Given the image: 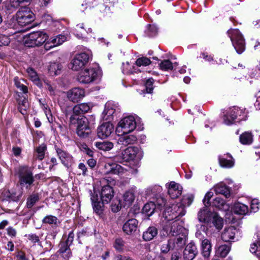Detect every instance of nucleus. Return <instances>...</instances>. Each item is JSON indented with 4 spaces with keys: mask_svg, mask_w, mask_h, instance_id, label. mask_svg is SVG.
<instances>
[{
    "mask_svg": "<svg viewBox=\"0 0 260 260\" xmlns=\"http://www.w3.org/2000/svg\"><path fill=\"white\" fill-rule=\"evenodd\" d=\"M143 156V152L140 148L131 146L126 148L116 155L114 159L120 163L132 161L134 165L138 166Z\"/></svg>",
    "mask_w": 260,
    "mask_h": 260,
    "instance_id": "nucleus-1",
    "label": "nucleus"
},
{
    "mask_svg": "<svg viewBox=\"0 0 260 260\" xmlns=\"http://www.w3.org/2000/svg\"><path fill=\"white\" fill-rule=\"evenodd\" d=\"M198 219L200 222L212 223L217 229L220 230L223 226V220L218 215L212 212L207 206L201 208L198 213Z\"/></svg>",
    "mask_w": 260,
    "mask_h": 260,
    "instance_id": "nucleus-2",
    "label": "nucleus"
},
{
    "mask_svg": "<svg viewBox=\"0 0 260 260\" xmlns=\"http://www.w3.org/2000/svg\"><path fill=\"white\" fill-rule=\"evenodd\" d=\"M32 182L33 180H20V183L11 190L4 192L6 199L15 202L19 201L22 196L23 188L27 189Z\"/></svg>",
    "mask_w": 260,
    "mask_h": 260,
    "instance_id": "nucleus-3",
    "label": "nucleus"
},
{
    "mask_svg": "<svg viewBox=\"0 0 260 260\" xmlns=\"http://www.w3.org/2000/svg\"><path fill=\"white\" fill-rule=\"evenodd\" d=\"M164 229L173 236L172 239L174 240H182L184 245L185 244L188 235V231L184 228L179 222L176 220L169 223V226L167 225Z\"/></svg>",
    "mask_w": 260,
    "mask_h": 260,
    "instance_id": "nucleus-4",
    "label": "nucleus"
},
{
    "mask_svg": "<svg viewBox=\"0 0 260 260\" xmlns=\"http://www.w3.org/2000/svg\"><path fill=\"white\" fill-rule=\"evenodd\" d=\"M101 70L99 68L90 67L81 71L78 77V81L82 84H89L101 77Z\"/></svg>",
    "mask_w": 260,
    "mask_h": 260,
    "instance_id": "nucleus-5",
    "label": "nucleus"
},
{
    "mask_svg": "<svg viewBox=\"0 0 260 260\" xmlns=\"http://www.w3.org/2000/svg\"><path fill=\"white\" fill-rule=\"evenodd\" d=\"M48 39V36L43 31H34L27 35L25 38V45L35 47L43 45Z\"/></svg>",
    "mask_w": 260,
    "mask_h": 260,
    "instance_id": "nucleus-6",
    "label": "nucleus"
},
{
    "mask_svg": "<svg viewBox=\"0 0 260 260\" xmlns=\"http://www.w3.org/2000/svg\"><path fill=\"white\" fill-rule=\"evenodd\" d=\"M233 46L238 54L242 53L245 50V40L242 35L237 29H230L228 31Z\"/></svg>",
    "mask_w": 260,
    "mask_h": 260,
    "instance_id": "nucleus-7",
    "label": "nucleus"
},
{
    "mask_svg": "<svg viewBox=\"0 0 260 260\" xmlns=\"http://www.w3.org/2000/svg\"><path fill=\"white\" fill-rule=\"evenodd\" d=\"M180 206L177 203L167 207L163 213L165 220L166 221H170L179 217L184 216L186 213V210Z\"/></svg>",
    "mask_w": 260,
    "mask_h": 260,
    "instance_id": "nucleus-8",
    "label": "nucleus"
},
{
    "mask_svg": "<svg viewBox=\"0 0 260 260\" xmlns=\"http://www.w3.org/2000/svg\"><path fill=\"white\" fill-rule=\"evenodd\" d=\"M34 19V13L27 7L21 8L17 13V21L22 26L30 24Z\"/></svg>",
    "mask_w": 260,
    "mask_h": 260,
    "instance_id": "nucleus-9",
    "label": "nucleus"
},
{
    "mask_svg": "<svg viewBox=\"0 0 260 260\" xmlns=\"http://www.w3.org/2000/svg\"><path fill=\"white\" fill-rule=\"evenodd\" d=\"M89 55L86 53H81L76 55L69 65L70 69L77 71L83 68L89 61Z\"/></svg>",
    "mask_w": 260,
    "mask_h": 260,
    "instance_id": "nucleus-10",
    "label": "nucleus"
},
{
    "mask_svg": "<svg viewBox=\"0 0 260 260\" xmlns=\"http://www.w3.org/2000/svg\"><path fill=\"white\" fill-rule=\"evenodd\" d=\"M136 127V121L134 116L129 115L122 118L118 123V128H121L123 134H127L133 131Z\"/></svg>",
    "mask_w": 260,
    "mask_h": 260,
    "instance_id": "nucleus-11",
    "label": "nucleus"
},
{
    "mask_svg": "<svg viewBox=\"0 0 260 260\" xmlns=\"http://www.w3.org/2000/svg\"><path fill=\"white\" fill-rule=\"evenodd\" d=\"M119 110V105L117 103L109 101L105 105V109L102 114V117L103 120L110 121L113 119V114Z\"/></svg>",
    "mask_w": 260,
    "mask_h": 260,
    "instance_id": "nucleus-12",
    "label": "nucleus"
},
{
    "mask_svg": "<svg viewBox=\"0 0 260 260\" xmlns=\"http://www.w3.org/2000/svg\"><path fill=\"white\" fill-rule=\"evenodd\" d=\"M77 134L81 137H86L90 133L88 120L84 116L77 119Z\"/></svg>",
    "mask_w": 260,
    "mask_h": 260,
    "instance_id": "nucleus-13",
    "label": "nucleus"
},
{
    "mask_svg": "<svg viewBox=\"0 0 260 260\" xmlns=\"http://www.w3.org/2000/svg\"><path fill=\"white\" fill-rule=\"evenodd\" d=\"M114 125L110 121L104 122L98 127L97 136L101 139H106L114 132Z\"/></svg>",
    "mask_w": 260,
    "mask_h": 260,
    "instance_id": "nucleus-14",
    "label": "nucleus"
},
{
    "mask_svg": "<svg viewBox=\"0 0 260 260\" xmlns=\"http://www.w3.org/2000/svg\"><path fill=\"white\" fill-rule=\"evenodd\" d=\"M184 245L182 240H174L170 238L168 243L163 244L161 247V251L162 253H167L170 250H179L183 247Z\"/></svg>",
    "mask_w": 260,
    "mask_h": 260,
    "instance_id": "nucleus-15",
    "label": "nucleus"
},
{
    "mask_svg": "<svg viewBox=\"0 0 260 260\" xmlns=\"http://www.w3.org/2000/svg\"><path fill=\"white\" fill-rule=\"evenodd\" d=\"M67 37L65 35H59L54 36L47 42L44 45V48L48 50L62 44L67 40Z\"/></svg>",
    "mask_w": 260,
    "mask_h": 260,
    "instance_id": "nucleus-16",
    "label": "nucleus"
},
{
    "mask_svg": "<svg viewBox=\"0 0 260 260\" xmlns=\"http://www.w3.org/2000/svg\"><path fill=\"white\" fill-rule=\"evenodd\" d=\"M85 96L84 89L75 87L71 89L67 92V97L73 102H78Z\"/></svg>",
    "mask_w": 260,
    "mask_h": 260,
    "instance_id": "nucleus-17",
    "label": "nucleus"
},
{
    "mask_svg": "<svg viewBox=\"0 0 260 260\" xmlns=\"http://www.w3.org/2000/svg\"><path fill=\"white\" fill-rule=\"evenodd\" d=\"M100 195L103 203L107 204L113 198L114 192L113 189L110 186L107 185L102 187Z\"/></svg>",
    "mask_w": 260,
    "mask_h": 260,
    "instance_id": "nucleus-18",
    "label": "nucleus"
},
{
    "mask_svg": "<svg viewBox=\"0 0 260 260\" xmlns=\"http://www.w3.org/2000/svg\"><path fill=\"white\" fill-rule=\"evenodd\" d=\"M241 110L236 107L231 108L226 115L224 116V122L226 125H230L234 122L238 115L240 116Z\"/></svg>",
    "mask_w": 260,
    "mask_h": 260,
    "instance_id": "nucleus-19",
    "label": "nucleus"
},
{
    "mask_svg": "<svg viewBox=\"0 0 260 260\" xmlns=\"http://www.w3.org/2000/svg\"><path fill=\"white\" fill-rule=\"evenodd\" d=\"M168 192L172 199H176L181 195L182 191V186L175 181H171L168 185Z\"/></svg>",
    "mask_w": 260,
    "mask_h": 260,
    "instance_id": "nucleus-20",
    "label": "nucleus"
},
{
    "mask_svg": "<svg viewBox=\"0 0 260 260\" xmlns=\"http://www.w3.org/2000/svg\"><path fill=\"white\" fill-rule=\"evenodd\" d=\"M56 151L62 164L67 168L71 167L73 163V157L70 154L60 148H57Z\"/></svg>",
    "mask_w": 260,
    "mask_h": 260,
    "instance_id": "nucleus-21",
    "label": "nucleus"
},
{
    "mask_svg": "<svg viewBox=\"0 0 260 260\" xmlns=\"http://www.w3.org/2000/svg\"><path fill=\"white\" fill-rule=\"evenodd\" d=\"M56 151L62 164L67 168L71 167L73 163V157L70 154L60 148H57Z\"/></svg>",
    "mask_w": 260,
    "mask_h": 260,
    "instance_id": "nucleus-22",
    "label": "nucleus"
},
{
    "mask_svg": "<svg viewBox=\"0 0 260 260\" xmlns=\"http://www.w3.org/2000/svg\"><path fill=\"white\" fill-rule=\"evenodd\" d=\"M219 164L222 168H231L235 165V159L229 153L220 155L218 156Z\"/></svg>",
    "mask_w": 260,
    "mask_h": 260,
    "instance_id": "nucleus-23",
    "label": "nucleus"
},
{
    "mask_svg": "<svg viewBox=\"0 0 260 260\" xmlns=\"http://www.w3.org/2000/svg\"><path fill=\"white\" fill-rule=\"evenodd\" d=\"M197 253V249L192 243H190L187 245L184 251L183 257L185 260H192Z\"/></svg>",
    "mask_w": 260,
    "mask_h": 260,
    "instance_id": "nucleus-24",
    "label": "nucleus"
},
{
    "mask_svg": "<svg viewBox=\"0 0 260 260\" xmlns=\"http://www.w3.org/2000/svg\"><path fill=\"white\" fill-rule=\"evenodd\" d=\"M237 230L234 226L225 228L221 234V239L225 242H230L235 238Z\"/></svg>",
    "mask_w": 260,
    "mask_h": 260,
    "instance_id": "nucleus-25",
    "label": "nucleus"
},
{
    "mask_svg": "<svg viewBox=\"0 0 260 260\" xmlns=\"http://www.w3.org/2000/svg\"><path fill=\"white\" fill-rule=\"evenodd\" d=\"M20 179H32L31 169L28 166H20L16 170Z\"/></svg>",
    "mask_w": 260,
    "mask_h": 260,
    "instance_id": "nucleus-26",
    "label": "nucleus"
},
{
    "mask_svg": "<svg viewBox=\"0 0 260 260\" xmlns=\"http://www.w3.org/2000/svg\"><path fill=\"white\" fill-rule=\"evenodd\" d=\"M138 221L136 219H131L127 221L123 225V230L127 234H131L136 231Z\"/></svg>",
    "mask_w": 260,
    "mask_h": 260,
    "instance_id": "nucleus-27",
    "label": "nucleus"
},
{
    "mask_svg": "<svg viewBox=\"0 0 260 260\" xmlns=\"http://www.w3.org/2000/svg\"><path fill=\"white\" fill-rule=\"evenodd\" d=\"M232 210L235 214L241 215H246L249 212L248 206L239 202L234 204Z\"/></svg>",
    "mask_w": 260,
    "mask_h": 260,
    "instance_id": "nucleus-28",
    "label": "nucleus"
},
{
    "mask_svg": "<svg viewBox=\"0 0 260 260\" xmlns=\"http://www.w3.org/2000/svg\"><path fill=\"white\" fill-rule=\"evenodd\" d=\"M158 234V230L155 226L149 227L143 234V239L145 241H149Z\"/></svg>",
    "mask_w": 260,
    "mask_h": 260,
    "instance_id": "nucleus-29",
    "label": "nucleus"
},
{
    "mask_svg": "<svg viewBox=\"0 0 260 260\" xmlns=\"http://www.w3.org/2000/svg\"><path fill=\"white\" fill-rule=\"evenodd\" d=\"M135 199V194L134 192L133 191H128L123 194L121 202L123 207H129L132 205Z\"/></svg>",
    "mask_w": 260,
    "mask_h": 260,
    "instance_id": "nucleus-30",
    "label": "nucleus"
},
{
    "mask_svg": "<svg viewBox=\"0 0 260 260\" xmlns=\"http://www.w3.org/2000/svg\"><path fill=\"white\" fill-rule=\"evenodd\" d=\"M128 61L123 63L122 66V73L126 75H131L140 72V70Z\"/></svg>",
    "mask_w": 260,
    "mask_h": 260,
    "instance_id": "nucleus-31",
    "label": "nucleus"
},
{
    "mask_svg": "<svg viewBox=\"0 0 260 260\" xmlns=\"http://www.w3.org/2000/svg\"><path fill=\"white\" fill-rule=\"evenodd\" d=\"M214 189L216 194H221L226 198H229L231 196L230 189L225 184H218L214 187Z\"/></svg>",
    "mask_w": 260,
    "mask_h": 260,
    "instance_id": "nucleus-32",
    "label": "nucleus"
},
{
    "mask_svg": "<svg viewBox=\"0 0 260 260\" xmlns=\"http://www.w3.org/2000/svg\"><path fill=\"white\" fill-rule=\"evenodd\" d=\"M212 246L210 241L207 239H205L202 242V252L203 255L208 258L210 255Z\"/></svg>",
    "mask_w": 260,
    "mask_h": 260,
    "instance_id": "nucleus-33",
    "label": "nucleus"
},
{
    "mask_svg": "<svg viewBox=\"0 0 260 260\" xmlns=\"http://www.w3.org/2000/svg\"><path fill=\"white\" fill-rule=\"evenodd\" d=\"M213 206L219 210L227 211L230 209V206L226 204L224 200L219 197L215 198L212 202Z\"/></svg>",
    "mask_w": 260,
    "mask_h": 260,
    "instance_id": "nucleus-34",
    "label": "nucleus"
},
{
    "mask_svg": "<svg viewBox=\"0 0 260 260\" xmlns=\"http://www.w3.org/2000/svg\"><path fill=\"white\" fill-rule=\"evenodd\" d=\"M253 137L251 133L244 132L240 136V142L243 145H250L253 142Z\"/></svg>",
    "mask_w": 260,
    "mask_h": 260,
    "instance_id": "nucleus-35",
    "label": "nucleus"
},
{
    "mask_svg": "<svg viewBox=\"0 0 260 260\" xmlns=\"http://www.w3.org/2000/svg\"><path fill=\"white\" fill-rule=\"evenodd\" d=\"M18 105L20 112L24 115L26 113V110L29 107V103L27 99L25 97H20L18 100Z\"/></svg>",
    "mask_w": 260,
    "mask_h": 260,
    "instance_id": "nucleus-36",
    "label": "nucleus"
},
{
    "mask_svg": "<svg viewBox=\"0 0 260 260\" xmlns=\"http://www.w3.org/2000/svg\"><path fill=\"white\" fill-rule=\"evenodd\" d=\"M94 145L97 148L103 151H109L114 147L113 143L109 141L96 142Z\"/></svg>",
    "mask_w": 260,
    "mask_h": 260,
    "instance_id": "nucleus-37",
    "label": "nucleus"
},
{
    "mask_svg": "<svg viewBox=\"0 0 260 260\" xmlns=\"http://www.w3.org/2000/svg\"><path fill=\"white\" fill-rule=\"evenodd\" d=\"M60 248L58 251L61 256L64 258H69L71 257L72 253L69 248V246H68V243H60Z\"/></svg>",
    "mask_w": 260,
    "mask_h": 260,
    "instance_id": "nucleus-38",
    "label": "nucleus"
},
{
    "mask_svg": "<svg viewBox=\"0 0 260 260\" xmlns=\"http://www.w3.org/2000/svg\"><path fill=\"white\" fill-rule=\"evenodd\" d=\"M157 209L156 207L155 204L153 202H150L144 205L143 208V212L148 216H150L153 214L155 211H157Z\"/></svg>",
    "mask_w": 260,
    "mask_h": 260,
    "instance_id": "nucleus-39",
    "label": "nucleus"
},
{
    "mask_svg": "<svg viewBox=\"0 0 260 260\" xmlns=\"http://www.w3.org/2000/svg\"><path fill=\"white\" fill-rule=\"evenodd\" d=\"M249 250L251 253L260 258V239L251 244Z\"/></svg>",
    "mask_w": 260,
    "mask_h": 260,
    "instance_id": "nucleus-40",
    "label": "nucleus"
},
{
    "mask_svg": "<svg viewBox=\"0 0 260 260\" xmlns=\"http://www.w3.org/2000/svg\"><path fill=\"white\" fill-rule=\"evenodd\" d=\"M231 247L230 246L226 244L221 245L216 250V254L219 256L224 257L229 253Z\"/></svg>",
    "mask_w": 260,
    "mask_h": 260,
    "instance_id": "nucleus-41",
    "label": "nucleus"
},
{
    "mask_svg": "<svg viewBox=\"0 0 260 260\" xmlns=\"http://www.w3.org/2000/svg\"><path fill=\"white\" fill-rule=\"evenodd\" d=\"M194 199V196L192 194L185 196L183 197L181 202L178 203V205H180L184 209L186 207L189 206L192 203Z\"/></svg>",
    "mask_w": 260,
    "mask_h": 260,
    "instance_id": "nucleus-42",
    "label": "nucleus"
},
{
    "mask_svg": "<svg viewBox=\"0 0 260 260\" xmlns=\"http://www.w3.org/2000/svg\"><path fill=\"white\" fill-rule=\"evenodd\" d=\"M73 115H72L70 117V121L72 123H75L76 120H77L78 117H79V116L81 114H83L82 112L81 109L79 106V105H77L73 108Z\"/></svg>",
    "mask_w": 260,
    "mask_h": 260,
    "instance_id": "nucleus-43",
    "label": "nucleus"
},
{
    "mask_svg": "<svg viewBox=\"0 0 260 260\" xmlns=\"http://www.w3.org/2000/svg\"><path fill=\"white\" fill-rule=\"evenodd\" d=\"M61 68L62 67L60 64L53 62L49 66L48 70L52 75H57L59 74Z\"/></svg>",
    "mask_w": 260,
    "mask_h": 260,
    "instance_id": "nucleus-44",
    "label": "nucleus"
},
{
    "mask_svg": "<svg viewBox=\"0 0 260 260\" xmlns=\"http://www.w3.org/2000/svg\"><path fill=\"white\" fill-rule=\"evenodd\" d=\"M43 223L49 224L50 225H57L59 223V220L54 216L49 215L46 216L42 220Z\"/></svg>",
    "mask_w": 260,
    "mask_h": 260,
    "instance_id": "nucleus-45",
    "label": "nucleus"
},
{
    "mask_svg": "<svg viewBox=\"0 0 260 260\" xmlns=\"http://www.w3.org/2000/svg\"><path fill=\"white\" fill-rule=\"evenodd\" d=\"M104 204L105 203H101L99 201H92V207L94 212L99 215H101L103 214L104 210Z\"/></svg>",
    "mask_w": 260,
    "mask_h": 260,
    "instance_id": "nucleus-46",
    "label": "nucleus"
},
{
    "mask_svg": "<svg viewBox=\"0 0 260 260\" xmlns=\"http://www.w3.org/2000/svg\"><path fill=\"white\" fill-rule=\"evenodd\" d=\"M46 150V146L45 144H42L36 148L37 157L38 159L42 160L44 158Z\"/></svg>",
    "mask_w": 260,
    "mask_h": 260,
    "instance_id": "nucleus-47",
    "label": "nucleus"
},
{
    "mask_svg": "<svg viewBox=\"0 0 260 260\" xmlns=\"http://www.w3.org/2000/svg\"><path fill=\"white\" fill-rule=\"evenodd\" d=\"M122 206L121 202L117 199H114L112 201L111 205V210L114 212H117L119 211Z\"/></svg>",
    "mask_w": 260,
    "mask_h": 260,
    "instance_id": "nucleus-48",
    "label": "nucleus"
},
{
    "mask_svg": "<svg viewBox=\"0 0 260 260\" xmlns=\"http://www.w3.org/2000/svg\"><path fill=\"white\" fill-rule=\"evenodd\" d=\"M151 63L150 60L146 57H140L136 61V67L141 66H147Z\"/></svg>",
    "mask_w": 260,
    "mask_h": 260,
    "instance_id": "nucleus-49",
    "label": "nucleus"
},
{
    "mask_svg": "<svg viewBox=\"0 0 260 260\" xmlns=\"http://www.w3.org/2000/svg\"><path fill=\"white\" fill-rule=\"evenodd\" d=\"M21 81L24 82V81L23 80L19 79L18 77H15L14 82L16 86L18 88H19L20 90L24 93H26L27 92V88L25 85L21 83Z\"/></svg>",
    "mask_w": 260,
    "mask_h": 260,
    "instance_id": "nucleus-50",
    "label": "nucleus"
},
{
    "mask_svg": "<svg viewBox=\"0 0 260 260\" xmlns=\"http://www.w3.org/2000/svg\"><path fill=\"white\" fill-rule=\"evenodd\" d=\"M159 67L164 71L171 70L173 68V63L168 59L161 61L159 64Z\"/></svg>",
    "mask_w": 260,
    "mask_h": 260,
    "instance_id": "nucleus-51",
    "label": "nucleus"
},
{
    "mask_svg": "<svg viewBox=\"0 0 260 260\" xmlns=\"http://www.w3.org/2000/svg\"><path fill=\"white\" fill-rule=\"evenodd\" d=\"M153 83L154 80L152 78H149L146 80L145 87L147 93H151L152 92L153 90Z\"/></svg>",
    "mask_w": 260,
    "mask_h": 260,
    "instance_id": "nucleus-52",
    "label": "nucleus"
},
{
    "mask_svg": "<svg viewBox=\"0 0 260 260\" xmlns=\"http://www.w3.org/2000/svg\"><path fill=\"white\" fill-rule=\"evenodd\" d=\"M38 200L39 198L37 195L32 194L27 199V207L31 208Z\"/></svg>",
    "mask_w": 260,
    "mask_h": 260,
    "instance_id": "nucleus-53",
    "label": "nucleus"
},
{
    "mask_svg": "<svg viewBox=\"0 0 260 260\" xmlns=\"http://www.w3.org/2000/svg\"><path fill=\"white\" fill-rule=\"evenodd\" d=\"M27 73L30 79L33 81H38V76L36 71L31 68H28L27 70Z\"/></svg>",
    "mask_w": 260,
    "mask_h": 260,
    "instance_id": "nucleus-54",
    "label": "nucleus"
},
{
    "mask_svg": "<svg viewBox=\"0 0 260 260\" xmlns=\"http://www.w3.org/2000/svg\"><path fill=\"white\" fill-rule=\"evenodd\" d=\"M31 0H9L10 4L11 7L16 8L18 7L21 4L24 3H28Z\"/></svg>",
    "mask_w": 260,
    "mask_h": 260,
    "instance_id": "nucleus-55",
    "label": "nucleus"
},
{
    "mask_svg": "<svg viewBox=\"0 0 260 260\" xmlns=\"http://www.w3.org/2000/svg\"><path fill=\"white\" fill-rule=\"evenodd\" d=\"M10 42V39L8 36L0 34V46L8 45Z\"/></svg>",
    "mask_w": 260,
    "mask_h": 260,
    "instance_id": "nucleus-56",
    "label": "nucleus"
},
{
    "mask_svg": "<svg viewBox=\"0 0 260 260\" xmlns=\"http://www.w3.org/2000/svg\"><path fill=\"white\" fill-rule=\"evenodd\" d=\"M259 202L257 199H253L251 202V209L253 212H256L259 209Z\"/></svg>",
    "mask_w": 260,
    "mask_h": 260,
    "instance_id": "nucleus-57",
    "label": "nucleus"
},
{
    "mask_svg": "<svg viewBox=\"0 0 260 260\" xmlns=\"http://www.w3.org/2000/svg\"><path fill=\"white\" fill-rule=\"evenodd\" d=\"M124 243L121 239H116L115 240L114 246L117 250H121L122 249Z\"/></svg>",
    "mask_w": 260,
    "mask_h": 260,
    "instance_id": "nucleus-58",
    "label": "nucleus"
},
{
    "mask_svg": "<svg viewBox=\"0 0 260 260\" xmlns=\"http://www.w3.org/2000/svg\"><path fill=\"white\" fill-rule=\"evenodd\" d=\"M125 137L127 145L134 144L137 140V137L133 135H125Z\"/></svg>",
    "mask_w": 260,
    "mask_h": 260,
    "instance_id": "nucleus-59",
    "label": "nucleus"
},
{
    "mask_svg": "<svg viewBox=\"0 0 260 260\" xmlns=\"http://www.w3.org/2000/svg\"><path fill=\"white\" fill-rule=\"evenodd\" d=\"M213 196V192L211 191H208L206 193V194L204 197V198L203 200V203L204 204V205L205 206H206V204H209L210 199L211 198V197H212Z\"/></svg>",
    "mask_w": 260,
    "mask_h": 260,
    "instance_id": "nucleus-60",
    "label": "nucleus"
},
{
    "mask_svg": "<svg viewBox=\"0 0 260 260\" xmlns=\"http://www.w3.org/2000/svg\"><path fill=\"white\" fill-rule=\"evenodd\" d=\"M78 105L80 106L81 111L83 113V114L87 112L90 110V106L88 104L82 103Z\"/></svg>",
    "mask_w": 260,
    "mask_h": 260,
    "instance_id": "nucleus-61",
    "label": "nucleus"
},
{
    "mask_svg": "<svg viewBox=\"0 0 260 260\" xmlns=\"http://www.w3.org/2000/svg\"><path fill=\"white\" fill-rule=\"evenodd\" d=\"M148 29L149 30V31H150V34L149 35L150 36H153L154 35H155L157 32V28L156 27V26L154 25H150V24H149L148 25Z\"/></svg>",
    "mask_w": 260,
    "mask_h": 260,
    "instance_id": "nucleus-62",
    "label": "nucleus"
},
{
    "mask_svg": "<svg viewBox=\"0 0 260 260\" xmlns=\"http://www.w3.org/2000/svg\"><path fill=\"white\" fill-rule=\"evenodd\" d=\"M7 234L12 237H15L16 235V231L12 227H9L7 229Z\"/></svg>",
    "mask_w": 260,
    "mask_h": 260,
    "instance_id": "nucleus-63",
    "label": "nucleus"
},
{
    "mask_svg": "<svg viewBox=\"0 0 260 260\" xmlns=\"http://www.w3.org/2000/svg\"><path fill=\"white\" fill-rule=\"evenodd\" d=\"M17 260H28L26 257L25 254L22 252L19 251L17 254Z\"/></svg>",
    "mask_w": 260,
    "mask_h": 260,
    "instance_id": "nucleus-64",
    "label": "nucleus"
}]
</instances>
